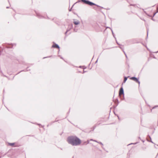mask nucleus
<instances>
[{
  "instance_id": "nucleus-1",
  "label": "nucleus",
  "mask_w": 158,
  "mask_h": 158,
  "mask_svg": "<svg viewBox=\"0 0 158 158\" xmlns=\"http://www.w3.org/2000/svg\"><path fill=\"white\" fill-rule=\"evenodd\" d=\"M67 140L69 143L73 146L79 145L81 143V140L75 136L69 137L67 138Z\"/></svg>"
},
{
  "instance_id": "nucleus-2",
  "label": "nucleus",
  "mask_w": 158,
  "mask_h": 158,
  "mask_svg": "<svg viewBox=\"0 0 158 158\" xmlns=\"http://www.w3.org/2000/svg\"><path fill=\"white\" fill-rule=\"evenodd\" d=\"M131 79H132V80H133L135 81H136L137 82H138V83H139V84L140 83V82H139V81H138V80L135 77H131Z\"/></svg>"
},
{
  "instance_id": "nucleus-3",
  "label": "nucleus",
  "mask_w": 158,
  "mask_h": 158,
  "mask_svg": "<svg viewBox=\"0 0 158 158\" xmlns=\"http://www.w3.org/2000/svg\"><path fill=\"white\" fill-rule=\"evenodd\" d=\"M123 94V89L122 88H121L120 91H119V95H121Z\"/></svg>"
},
{
  "instance_id": "nucleus-4",
  "label": "nucleus",
  "mask_w": 158,
  "mask_h": 158,
  "mask_svg": "<svg viewBox=\"0 0 158 158\" xmlns=\"http://www.w3.org/2000/svg\"><path fill=\"white\" fill-rule=\"evenodd\" d=\"M86 4L89 5H94L95 4L92 2H91L89 1H87V2H86V3H85Z\"/></svg>"
},
{
  "instance_id": "nucleus-5",
  "label": "nucleus",
  "mask_w": 158,
  "mask_h": 158,
  "mask_svg": "<svg viewBox=\"0 0 158 158\" xmlns=\"http://www.w3.org/2000/svg\"><path fill=\"white\" fill-rule=\"evenodd\" d=\"M52 47H54V48H59V46L56 44H55L53 45L52 46Z\"/></svg>"
},
{
  "instance_id": "nucleus-6",
  "label": "nucleus",
  "mask_w": 158,
  "mask_h": 158,
  "mask_svg": "<svg viewBox=\"0 0 158 158\" xmlns=\"http://www.w3.org/2000/svg\"><path fill=\"white\" fill-rule=\"evenodd\" d=\"M74 23L76 25H78L79 23V22L78 21H74Z\"/></svg>"
},
{
  "instance_id": "nucleus-7",
  "label": "nucleus",
  "mask_w": 158,
  "mask_h": 158,
  "mask_svg": "<svg viewBox=\"0 0 158 158\" xmlns=\"http://www.w3.org/2000/svg\"><path fill=\"white\" fill-rule=\"evenodd\" d=\"M82 2H84V3H86L87 1L86 0H81Z\"/></svg>"
},
{
  "instance_id": "nucleus-8",
  "label": "nucleus",
  "mask_w": 158,
  "mask_h": 158,
  "mask_svg": "<svg viewBox=\"0 0 158 158\" xmlns=\"http://www.w3.org/2000/svg\"><path fill=\"white\" fill-rule=\"evenodd\" d=\"M127 77H125L124 78V82H126V81H127Z\"/></svg>"
},
{
  "instance_id": "nucleus-9",
  "label": "nucleus",
  "mask_w": 158,
  "mask_h": 158,
  "mask_svg": "<svg viewBox=\"0 0 158 158\" xmlns=\"http://www.w3.org/2000/svg\"><path fill=\"white\" fill-rule=\"evenodd\" d=\"M10 144L11 145H13V144L12 143H10Z\"/></svg>"
}]
</instances>
